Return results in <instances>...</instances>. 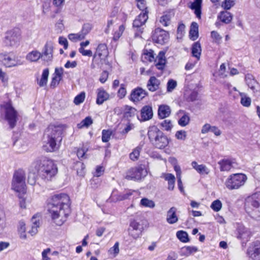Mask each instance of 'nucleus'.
<instances>
[{"label": "nucleus", "mask_w": 260, "mask_h": 260, "mask_svg": "<svg viewBox=\"0 0 260 260\" xmlns=\"http://www.w3.org/2000/svg\"><path fill=\"white\" fill-rule=\"evenodd\" d=\"M46 205L51 219L57 225H62L71 213L70 198L65 193L50 196L46 201Z\"/></svg>", "instance_id": "obj_1"}, {"label": "nucleus", "mask_w": 260, "mask_h": 260, "mask_svg": "<svg viewBox=\"0 0 260 260\" xmlns=\"http://www.w3.org/2000/svg\"><path fill=\"white\" fill-rule=\"evenodd\" d=\"M34 167L40 177L45 181H51L58 173L54 161L46 156H41L34 162Z\"/></svg>", "instance_id": "obj_2"}, {"label": "nucleus", "mask_w": 260, "mask_h": 260, "mask_svg": "<svg viewBox=\"0 0 260 260\" xmlns=\"http://www.w3.org/2000/svg\"><path fill=\"white\" fill-rule=\"evenodd\" d=\"M44 137L47 138L42 146L45 152H54L59 150L62 140V131L58 126L49 125L45 130Z\"/></svg>", "instance_id": "obj_3"}, {"label": "nucleus", "mask_w": 260, "mask_h": 260, "mask_svg": "<svg viewBox=\"0 0 260 260\" xmlns=\"http://www.w3.org/2000/svg\"><path fill=\"white\" fill-rule=\"evenodd\" d=\"M147 136L151 145L158 149L166 148L171 142V138L155 125L149 127Z\"/></svg>", "instance_id": "obj_4"}, {"label": "nucleus", "mask_w": 260, "mask_h": 260, "mask_svg": "<svg viewBox=\"0 0 260 260\" xmlns=\"http://www.w3.org/2000/svg\"><path fill=\"white\" fill-rule=\"evenodd\" d=\"M247 180V176L242 173L230 175L225 180L224 185L229 190H238L242 187Z\"/></svg>", "instance_id": "obj_5"}, {"label": "nucleus", "mask_w": 260, "mask_h": 260, "mask_svg": "<svg viewBox=\"0 0 260 260\" xmlns=\"http://www.w3.org/2000/svg\"><path fill=\"white\" fill-rule=\"evenodd\" d=\"M1 108L4 110L5 119L7 121L11 129L14 128L18 120L19 114L13 106L12 101L9 100L1 105Z\"/></svg>", "instance_id": "obj_6"}, {"label": "nucleus", "mask_w": 260, "mask_h": 260, "mask_svg": "<svg viewBox=\"0 0 260 260\" xmlns=\"http://www.w3.org/2000/svg\"><path fill=\"white\" fill-rule=\"evenodd\" d=\"M21 38V31L19 27L8 30L2 39L3 45L6 47H13L18 45Z\"/></svg>", "instance_id": "obj_7"}, {"label": "nucleus", "mask_w": 260, "mask_h": 260, "mask_svg": "<svg viewBox=\"0 0 260 260\" xmlns=\"http://www.w3.org/2000/svg\"><path fill=\"white\" fill-rule=\"evenodd\" d=\"M109 55V50L105 43H100L95 48L94 53H92L91 66L94 64H103Z\"/></svg>", "instance_id": "obj_8"}, {"label": "nucleus", "mask_w": 260, "mask_h": 260, "mask_svg": "<svg viewBox=\"0 0 260 260\" xmlns=\"http://www.w3.org/2000/svg\"><path fill=\"white\" fill-rule=\"evenodd\" d=\"M148 18V13L141 12L133 21V27L135 29V36L140 37L144 31V28L142 27L146 22Z\"/></svg>", "instance_id": "obj_9"}, {"label": "nucleus", "mask_w": 260, "mask_h": 260, "mask_svg": "<svg viewBox=\"0 0 260 260\" xmlns=\"http://www.w3.org/2000/svg\"><path fill=\"white\" fill-rule=\"evenodd\" d=\"M151 38L153 43L162 45L169 41L170 34L168 31L157 27L152 31Z\"/></svg>", "instance_id": "obj_10"}, {"label": "nucleus", "mask_w": 260, "mask_h": 260, "mask_svg": "<svg viewBox=\"0 0 260 260\" xmlns=\"http://www.w3.org/2000/svg\"><path fill=\"white\" fill-rule=\"evenodd\" d=\"M233 19V15L228 11H221L217 16V20L215 22V25L217 28H220L222 24H229Z\"/></svg>", "instance_id": "obj_11"}, {"label": "nucleus", "mask_w": 260, "mask_h": 260, "mask_svg": "<svg viewBox=\"0 0 260 260\" xmlns=\"http://www.w3.org/2000/svg\"><path fill=\"white\" fill-rule=\"evenodd\" d=\"M144 171V169L141 166L131 168L127 171L125 179L129 180H141Z\"/></svg>", "instance_id": "obj_12"}, {"label": "nucleus", "mask_w": 260, "mask_h": 260, "mask_svg": "<svg viewBox=\"0 0 260 260\" xmlns=\"http://www.w3.org/2000/svg\"><path fill=\"white\" fill-rule=\"evenodd\" d=\"M54 46L51 41H47L41 53L42 59L46 62L51 61L53 58Z\"/></svg>", "instance_id": "obj_13"}, {"label": "nucleus", "mask_w": 260, "mask_h": 260, "mask_svg": "<svg viewBox=\"0 0 260 260\" xmlns=\"http://www.w3.org/2000/svg\"><path fill=\"white\" fill-rule=\"evenodd\" d=\"M247 254L253 260H260V241L256 240L250 244Z\"/></svg>", "instance_id": "obj_14"}, {"label": "nucleus", "mask_w": 260, "mask_h": 260, "mask_svg": "<svg viewBox=\"0 0 260 260\" xmlns=\"http://www.w3.org/2000/svg\"><path fill=\"white\" fill-rule=\"evenodd\" d=\"M148 95L147 92L142 87H137L131 91L129 100L134 103H137L142 100Z\"/></svg>", "instance_id": "obj_15"}, {"label": "nucleus", "mask_w": 260, "mask_h": 260, "mask_svg": "<svg viewBox=\"0 0 260 260\" xmlns=\"http://www.w3.org/2000/svg\"><path fill=\"white\" fill-rule=\"evenodd\" d=\"M175 16V11L173 9H169L163 13L160 17L159 22L164 27H167L171 23V19Z\"/></svg>", "instance_id": "obj_16"}, {"label": "nucleus", "mask_w": 260, "mask_h": 260, "mask_svg": "<svg viewBox=\"0 0 260 260\" xmlns=\"http://www.w3.org/2000/svg\"><path fill=\"white\" fill-rule=\"evenodd\" d=\"M160 86V81L154 76L150 77L146 85L148 90L152 92L160 90L161 89Z\"/></svg>", "instance_id": "obj_17"}, {"label": "nucleus", "mask_w": 260, "mask_h": 260, "mask_svg": "<svg viewBox=\"0 0 260 260\" xmlns=\"http://www.w3.org/2000/svg\"><path fill=\"white\" fill-rule=\"evenodd\" d=\"M63 71V69L62 68H55L50 84L51 88H54L58 85L62 78Z\"/></svg>", "instance_id": "obj_18"}, {"label": "nucleus", "mask_w": 260, "mask_h": 260, "mask_svg": "<svg viewBox=\"0 0 260 260\" xmlns=\"http://www.w3.org/2000/svg\"><path fill=\"white\" fill-rule=\"evenodd\" d=\"M12 189L15 191L24 195L26 193L27 187L25 181L12 180Z\"/></svg>", "instance_id": "obj_19"}, {"label": "nucleus", "mask_w": 260, "mask_h": 260, "mask_svg": "<svg viewBox=\"0 0 260 260\" xmlns=\"http://www.w3.org/2000/svg\"><path fill=\"white\" fill-rule=\"evenodd\" d=\"M237 237L243 241V243H246L249 241L252 234L251 232L245 227H239Z\"/></svg>", "instance_id": "obj_20"}, {"label": "nucleus", "mask_w": 260, "mask_h": 260, "mask_svg": "<svg viewBox=\"0 0 260 260\" xmlns=\"http://www.w3.org/2000/svg\"><path fill=\"white\" fill-rule=\"evenodd\" d=\"M153 117L152 107L149 105H146L141 110V119L142 121H145L151 119Z\"/></svg>", "instance_id": "obj_21"}, {"label": "nucleus", "mask_w": 260, "mask_h": 260, "mask_svg": "<svg viewBox=\"0 0 260 260\" xmlns=\"http://www.w3.org/2000/svg\"><path fill=\"white\" fill-rule=\"evenodd\" d=\"M0 62L6 68H11L17 65L15 60L8 53H0Z\"/></svg>", "instance_id": "obj_22"}, {"label": "nucleus", "mask_w": 260, "mask_h": 260, "mask_svg": "<svg viewBox=\"0 0 260 260\" xmlns=\"http://www.w3.org/2000/svg\"><path fill=\"white\" fill-rule=\"evenodd\" d=\"M109 94L103 88H100L97 89V97L96 103L99 105L103 104L104 102L109 99Z\"/></svg>", "instance_id": "obj_23"}, {"label": "nucleus", "mask_w": 260, "mask_h": 260, "mask_svg": "<svg viewBox=\"0 0 260 260\" xmlns=\"http://www.w3.org/2000/svg\"><path fill=\"white\" fill-rule=\"evenodd\" d=\"M177 209L175 207H171L167 212L166 220L170 224L176 223L178 221L177 215Z\"/></svg>", "instance_id": "obj_24"}, {"label": "nucleus", "mask_w": 260, "mask_h": 260, "mask_svg": "<svg viewBox=\"0 0 260 260\" xmlns=\"http://www.w3.org/2000/svg\"><path fill=\"white\" fill-rule=\"evenodd\" d=\"M137 112V110L136 108L128 105L123 106L121 111L123 117L126 118L134 117Z\"/></svg>", "instance_id": "obj_25"}, {"label": "nucleus", "mask_w": 260, "mask_h": 260, "mask_svg": "<svg viewBox=\"0 0 260 260\" xmlns=\"http://www.w3.org/2000/svg\"><path fill=\"white\" fill-rule=\"evenodd\" d=\"M165 54L166 52L165 51H160L156 57L157 61L155 63V67L159 70L162 71L165 68L167 62Z\"/></svg>", "instance_id": "obj_26"}, {"label": "nucleus", "mask_w": 260, "mask_h": 260, "mask_svg": "<svg viewBox=\"0 0 260 260\" xmlns=\"http://www.w3.org/2000/svg\"><path fill=\"white\" fill-rule=\"evenodd\" d=\"M154 59V51L152 49H144L141 56V60L143 62H152Z\"/></svg>", "instance_id": "obj_27"}, {"label": "nucleus", "mask_w": 260, "mask_h": 260, "mask_svg": "<svg viewBox=\"0 0 260 260\" xmlns=\"http://www.w3.org/2000/svg\"><path fill=\"white\" fill-rule=\"evenodd\" d=\"M220 171L229 172L233 167V162L229 159H222L218 161Z\"/></svg>", "instance_id": "obj_28"}, {"label": "nucleus", "mask_w": 260, "mask_h": 260, "mask_svg": "<svg viewBox=\"0 0 260 260\" xmlns=\"http://www.w3.org/2000/svg\"><path fill=\"white\" fill-rule=\"evenodd\" d=\"M171 110L168 105H162L159 106L158 115L160 119H164L169 117L171 114Z\"/></svg>", "instance_id": "obj_29"}, {"label": "nucleus", "mask_w": 260, "mask_h": 260, "mask_svg": "<svg viewBox=\"0 0 260 260\" xmlns=\"http://www.w3.org/2000/svg\"><path fill=\"white\" fill-rule=\"evenodd\" d=\"M90 44L89 40H86L80 43V47L78 51L84 56L91 57L92 55V52L90 49L86 50L84 48L88 46Z\"/></svg>", "instance_id": "obj_30"}, {"label": "nucleus", "mask_w": 260, "mask_h": 260, "mask_svg": "<svg viewBox=\"0 0 260 260\" xmlns=\"http://www.w3.org/2000/svg\"><path fill=\"white\" fill-rule=\"evenodd\" d=\"M162 176L164 179L168 181V189L171 191L174 190L176 180L175 176L171 173H164Z\"/></svg>", "instance_id": "obj_31"}, {"label": "nucleus", "mask_w": 260, "mask_h": 260, "mask_svg": "<svg viewBox=\"0 0 260 260\" xmlns=\"http://www.w3.org/2000/svg\"><path fill=\"white\" fill-rule=\"evenodd\" d=\"M125 29V24L123 23L120 25L117 29H114L112 32V40L117 42L122 36Z\"/></svg>", "instance_id": "obj_32"}, {"label": "nucleus", "mask_w": 260, "mask_h": 260, "mask_svg": "<svg viewBox=\"0 0 260 260\" xmlns=\"http://www.w3.org/2000/svg\"><path fill=\"white\" fill-rule=\"evenodd\" d=\"M202 0H195L190 5V8L194 10V14L199 19L201 18V7Z\"/></svg>", "instance_id": "obj_33"}, {"label": "nucleus", "mask_w": 260, "mask_h": 260, "mask_svg": "<svg viewBox=\"0 0 260 260\" xmlns=\"http://www.w3.org/2000/svg\"><path fill=\"white\" fill-rule=\"evenodd\" d=\"M202 48L200 43L199 41L194 42L191 46L192 56L196 57L198 60L200 58Z\"/></svg>", "instance_id": "obj_34"}, {"label": "nucleus", "mask_w": 260, "mask_h": 260, "mask_svg": "<svg viewBox=\"0 0 260 260\" xmlns=\"http://www.w3.org/2000/svg\"><path fill=\"white\" fill-rule=\"evenodd\" d=\"M191 166L200 174L208 175L209 173V170L205 165H198L196 161L191 162Z\"/></svg>", "instance_id": "obj_35"}, {"label": "nucleus", "mask_w": 260, "mask_h": 260, "mask_svg": "<svg viewBox=\"0 0 260 260\" xmlns=\"http://www.w3.org/2000/svg\"><path fill=\"white\" fill-rule=\"evenodd\" d=\"M40 58H42L41 52L37 50L30 51L26 56V60L30 62H37Z\"/></svg>", "instance_id": "obj_36"}, {"label": "nucleus", "mask_w": 260, "mask_h": 260, "mask_svg": "<svg viewBox=\"0 0 260 260\" xmlns=\"http://www.w3.org/2000/svg\"><path fill=\"white\" fill-rule=\"evenodd\" d=\"M174 169L176 173L178 188L181 192H183L184 190L183 188V183L181 181V170L180 167L179 166L176 165L174 166Z\"/></svg>", "instance_id": "obj_37"}, {"label": "nucleus", "mask_w": 260, "mask_h": 260, "mask_svg": "<svg viewBox=\"0 0 260 260\" xmlns=\"http://www.w3.org/2000/svg\"><path fill=\"white\" fill-rule=\"evenodd\" d=\"M26 174L22 169H18L14 171L12 180L25 181Z\"/></svg>", "instance_id": "obj_38"}, {"label": "nucleus", "mask_w": 260, "mask_h": 260, "mask_svg": "<svg viewBox=\"0 0 260 260\" xmlns=\"http://www.w3.org/2000/svg\"><path fill=\"white\" fill-rule=\"evenodd\" d=\"M49 71L48 68L43 70L41 78L38 80V84L40 87H43L47 85Z\"/></svg>", "instance_id": "obj_39"}, {"label": "nucleus", "mask_w": 260, "mask_h": 260, "mask_svg": "<svg viewBox=\"0 0 260 260\" xmlns=\"http://www.w3.org/2000/svg\"><path fill=\"white\" fill-rule=\"evenodd\" d=\"M93 123V120L90 116H87L80 123H78L77 127L78 129H82L84 127L88 128Z\"/></svg>", "instance_id": "obj_40"}, {"label": "nucleus", "mask_w": 260, "mask_h": 260, "mask_svg": "<svg viewBox=\"0 0 260 260\" xmlns=\"http://www.w3.org/2000/svg\"><path fill=\"white\" fill-rule=\"evenodd\" d=\"M17 231L19 234L20 238L22 239H26L27 238L26 234L25 223L23 221H20L17 227Z\"/></svg>", "instance_id": "obj_41"}, {"label": "nucleus", "mask_w": 260, "mask_h": 260, "mask_svg": "<svg viewBox=\"0 0 260 260\" xmlns=\"http://www.w3.org/2000/svg\"><path fill=\"white\" fill-rule=\"evenodd\" d=\"M176 237L183 243H187L189 241V238L187 233L184 231H178L176 233Z\"/></svg>", "instance_id": "obj_42"}, {"label": "nucleus", "mask_w": 260, "mask_h": 260, "mask_svg": "<svg viewBox=\"0 0 260 260\" xmlns=\"http://www.w3.org/2000/svg\"><path fill=\"white\" fill-rule=\"evenodd\" d=\"M88 149L85 148L83 146L81 147L77 148L76 150V154L78 158L80 160L87 158L86 153Z\"/></svg>", "instance_id": "obj_43"}, {"label": "nucleus", "mask_w": 260, "mask_h": 260, "mask_svg": "<svg viewBox=\"0 0 260 260\" xmlns=\"http://www.w3.org/2000/svg\"><path fill=\"white\" fill-rule=\"evenodd\" d=\"M138 8L141 10V12L149 13L148 9L147 6V3L145 0H136Z\"/></svg>", "instance_id": "obj_44"}, {"label": "nucleus", "mask_w": 260, "mask_h": 260, "mask_svg": "<svg viewBox=\"0 0 260 260\" xmlns=\"http://www.w3.org/2000/svg\"><path fill=\"white\" fill-rule=\"evenodd\" d=\"M68 38L71 41L73 42H77L85 39L84 36H82L80 32L76 34H70L68 35Z\"/></svg>", "instance_id": "obj_45"}, {"label": "nucleus", "mask_w": 260, "mask_h": 260, "mask_svg": "<svg viewBox=\"0 0 260 260\" xmlns=\"http://www.w3.org/2000/svg\"><path fill=\"white\" fill-rule=\"evenodd\" d=\"M235 5L234 0H224L222 3L221 6L223 10L228 11L233 7Z\"/></svg>", "instance_id": "obj_46"}, {"label": "nucleus", "mask_w": 260, "mask_h": 260, "mask_svg": "<svg viewBox=\"0 0 260 260\" xmlns=\"http://www.w3.org/2000/svg\"><path fill=\"white\" fill-rule=\"evenodd\" d=\"M85 92L84 91L81 92L74 98L73 101L74 104L76 105H79L83 103L85 99Z\"/></svg>", "instance_id": "obj_47"}, {"label": "nucleus", "mask_w": 260, "mask_h": 260, "mask_svg": "<svg viewBox=\"0 0 260 260\" xmlns=\"http://www.w3.org/2000/svg\"><path fill=\"white\" fill-rule=\"evenodd\" d=\"M160 126L164 131L169 132L171 131L173 125L170 120L165 119L160 123Z\"/></svg>", "instance_id": "obj_48"}, {"label": "nucleus", "mask_w": 260, "mask_h": 260, "mask_svg": "<svg viewBox=\"0 0 260 260\" xmlns=\"http://www.w3.org/2000/svg\"><path fill=\"white\" fill-rule=\"evenodd\" d=\"M190 117L188 114L185 113L178 120V124L182 127L186 126L189 122Z\"/></svg>", "instance_id": "obj_49"}, {"label": "nucleus", "mask_w": 260, "mask_h": 260, "mask_svg": "<svg viewBox=\"0 0 260 260\" xmlns=\"http://www.w3.org/2000/svg\"><path fill=\"white\" fill-rule=\"evenodd\" d=\"M128 235L134 239H137L142 235V232L140 230L136 231L128 228L127 229Z\"/></svg>", "instance_id": "obj_50"}, {"label": "nucleus", "mask_w": 260, "mask_h": 260, "mask_svg": "<svg viewBox=\"0 0 260 260\" xmlns=\"http://www.w3.org/2000/svg\"><path fill=\"white\" fill-rule=\"evenodd\" d=\"M211 38L213 40V42L217 44H219L221 42L222 37L217 31H211Z\"/></svg>", "instance_id": "obj_51"}, {"label": "nucleus", "mask_w": 260, "mask_h": 260, "mask_svg": "<svg viewBox=\"0 0 260 260\" xmlns=\"http://www.w3.org/2000/svg\"><path fill=\"white\" fill-rule=\"evenodd\" d=\"M129 228L136 230V231L140 230L143 232V227L141 224L138 222L136 219H132L129 222Z\"/></svg>", "instance_id": "obj_52"}, {"label": "nucleus", "mask_w": 260, "mask_h": 260, "mask_svg": "<svg viewBox=\"0 0 260 260\" xmlns=\"http://www.w3.org/2000/svg\"><path fill=\"white\" fill-rule=\"evenodd\" d=\"M112 132L109 129H103L102 132V140L103 142H108L111 138Z\"/></svg>", "instance_id": "obj_53"}, {"label": "nucleus", "mask_w": 260, "mask_h": 260, "mask_svg": "<svg viewBox=\"0 0 260 260\" xmlns=\"http://www.w3.org/2000/svg\"><path fill=\"white\" fill-rule=\"evenodd\" d=\"M92 24L90 23H84L82 27L80 33L84 36V37L85 38V37L89 33L92 29Z\"/></svg>", "instance_id": "obj_54"}, {"label": "nucleus", "mask_w": 260, "mask_h": 260, "mask_svg": "<svg viewBox=\"0 0 260 260\" xmlns=\"http://www.w3.org/2000/svg\"><path fill=\"white\" fill-rule=\"evenodd\" d=\"M126 87V86L125 84H120V87L117 93V96L119 98V99H122L124 98L126 95L127 91Z\"/></svg>", "instance_id": "obj_55"}, {"label": "nucleus", "mask_w": 260, "mask_h": 260, "mask_svg": "<svg viewBox=\"0 0 260 260\" xmlns=\"http://www.w3.org/2000/svg\"><path fill=\"white\" fill-rule=\"evenodd\" d=\"M141 148L137 147L135 148L133 151L129 154V158L133 161L138 160L141 151Z\"/></svg>", "instance_id": "obj_56"}, {"label": "nucleus", "mask_w": 260, "mask_h": 260, "mask_svg": "<svg viewBox=\"0 0 260 260\" xmlns=\"http://www.w3.org/2000/svg\"><path fill=\"white\" fill-rule=\"evenodd\" d=\"M141 205L145 207L152 208L155 206L154 202L147 198H143L140 202Z\"/></svg>", "instance_id": "obj_57"}, {"label": "nucleus", "mask_w": 260, "mask_h": 260, "mask_svg": "<svg viewBox=\"0 0 260 260\" xmlns=\"http://www.w3.org/2000/svg\"><path fill=\"white\" fill-rule=\"evenodd\" d=\"M210 207L214 211L218 212L221 209L222 203L219 200H215L212 203Z\"/></svg>", "instance_id": "obj_58"}, {"label": "nucleus", "mask_w": 260, "mask_h": 260, "mask_svg": "<svg viewBox=\"0 0 260 260\" xmlns=\"http://www.w3.org/2000/svg\"><path fill=\"white\" fill-rule=\"evenodd\" d=\"M119 243L118 242H116L114 244V246L110 248L109 250V253L110 254H112L114 257H116L119 253Z\"/></svg>", "instance_id": "obj_59"}, {"label": "nucleus", "mask_w": 260, "mask_h": 260, "mask_svg": "<svg viewBox=\"0 0 260 260\" xmlns=\"http://www.w3.org/2000/svg\"><path fill=\"white\" fill-rule=\"evenodd\" d=\"M65 0H53V5L57 8L55 11V13H58L60 12L61 7L64 3Z\"/></svg>", "instance_id": "obj_60"}, {"label": "nucleus", "mask_w": 260, "mask_h": 260, "mask_svg": "<svg viewBox=\"0 0 260 260\" xmlns=\"http://www.w3.org/2000/svg\"><path fill=\"white\" fill-rule=\"evenodd\" d=\"M183 249L186 254L189 255L198 251V248L196 246H185Z\"/></svg>", "instance_id": "obj_61"}, {"label": "nucleus", "mask_w": 260, "mask_h": 260, "mask_svg": "<svg viewBox=\"0 0 260 260\" xmlns=\"http://www.w3.org/2000/svg\"><path fill=\"white\" fill-rule=\"evenodd\" d=\"M134 192H135V190H134L128 189L126 191V192L124 194L119 196V200L122 201L128 199Z\"/></svg>", "instance_id": "obj_62"}, {"label": "nucleus", "mask_w": 260, "mask_h": 260, "mask_svg": "<svg viewBox=\"0 0 260 260\" xmlns=\"http://www.w3.org/2000/svg\"><path fill=\"white\" fill-rule=\"evenodd\" d=\"M135 127L134 124L128 122L125 127V128L122 129L121 132V134L122 135H126L130 131L134 129Z\"/></svg>", "instance_id": "obj_63"}, {"label": "nucleus", "mask_w": 260, "mask_h": 260, "mask_svg": "<svg viewBox=\"0 0 260 260\" xmlns=\"http://www.w3.org/2000/svg\"><path fill=\"white\" fill-rule=\"evenodd\" d=\"M177 86V82L176 81L170 79L167 83V91H172Z\"/></svg>", "instance_id": "obj_64"}]
</instances>
